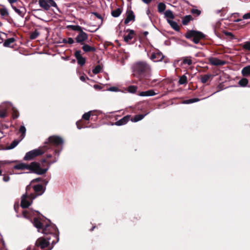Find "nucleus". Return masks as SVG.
<instances>
[{"mask_svg": "<svg viewBox=\"0 0 250 250\" xmlns=\"http://www.w3.org/2000/svg\"><path fill=\"white\" fill-rule=\"evenodd\" d=\"M166 8V6L165 4L163 2L159 3L158 5V11L162 13L163 12Z\"/></svg>", "mask_w": 250, "mask_h": 250, "instance_id": "obj_30", "label": "nucleus"}, {"mask_svg": "<svg viewBox=\"0 0 250 250\" xmlns=\"http://www.w3.org/2000/svg\"><path fill=\"white\" fill-rule=\"evenodd\" d=\"M126 32L128 34L124 36V41L126 43H129L130 41L134 38L135 32L134 30L129 29L126 30Z\"/></svg>", "mask_w": 250, "mask_h": 250, "instance_id": "obj_13", "label": "nucleus"}, {"mask_svg": "<svg viewBox=\"0 0 250 250\" xmlns=\"http://www.w3.org/2000/svg\"><path fill=\"white\" fill-rule=\"evenodd\" d=\"M91 116V111L84 113L83 115V118L85 120H88Z\"/></svg>", "mask_w": 250, "mask_h": 250, "instance_id": "obj_38", "label": "nucleus"}, {"mask_svg": "<svg viewBox=\"0 0 250 250\" xmlns=\"http://www.w3.org/2000/svg\"><path fill=\"white\" fill-rule=\"evenodd\" d=\"M109 91H117L118 90V88L116 87L113 86L111 87L108 89Z\"/></svg>", "mask_w": 250, "mask_h": 250, "instance_id": "obj_50", "label": "nucleus"}, {"mask_svg": "<svg viewBox=\"0 0 250 250\" xmlns=\"http://www.w3.org/2000/svg\"><path fill=\"white\" fill-rule=\"evenodd\" d=\"M199 101V100L198 99L194 98V99L186 100L184 102V103L186 104H191V103H193L194 102H198Z\"/></svg>", "mask_w": 250, "mask_h": 250, "instance_id": "obj_37", "label": "nucleus"}, {"mask_svg": "<svg viewBox=\"0 0 250 250\" xmlns=\"http://www.w3.org/2000/svg\"><path fill=\"white\" fill-rule=\"evenodd\" d=\"M67 43L73 44L74 42V41L72 38H68L67 40Z\"/></svg>", "mask_w": 250, "mask_h": 250, "instance_id": "obj_48", "label": "nucleus"}, {"mask_svg": "<svg viewBox=\"0 0 250 250\" xmlns=\"http://www.w3.org/2000/svg\"><path fill=\"white\" fill-rule=\"evenodd\" d=\"M34 191L37 193V195H35L36 197L38 195H40L42 194V193L43 192V187L41 185H37L35 186H34Z\"/></svg>", "mask_w": 250, "mask_h": 250, "instance_id": "obj_17", "label": "nucleus"}, {"mask_svg": "<svg viewBox=\"0 0 250 250\" xmlns=\"http://www.w3.org/2000/svg\"><path fill=\"white\" fill-rule=\"evenodd\" d=\"M212 75L211 74H206L202 76L201 78V81L202 83H205L207 82L211 78Z\"/></svg>", "mask_w": 250, "mask_h": 250, "instance_id": "obj_27", "label": "nucleus"}, {"mask_svg": "<svg viewBox=\"0 0 250 250\" xmlns=\"http://www.w3.org/2000/svg\"><path fill=\"white\" fill-rule=\"evenodd\" d=\"M187 77L185 75H183L182 76L180 77L179 80V84H185L188 83Z\"/></svg>", "mask_w": 250, "mask_h": 250, "instance_id": "obj_28", "label": "nucleus"}, {"mask_svg": "<svg viewBox=\"0 0 250 250\" xmlns=\"http://www.w3.org/2000/svg\"><path fill=\"white\" fill-rule=\"evenodd\" d=\"M248 83V80L246 78H243L239 82V84L241 86H245Z\"/></svg>", "mask_w": 250, "mask_h": 250, "instance_id": "obj_34", "label": "nucleus"}, {"mask_svg": "<svg viewBox=\"0 0 250 250\" xmlns=\"http://www.w3.org/2000/svg\"><path fill=\"white\" fill-rule=\"evenodd\" d=\"M209 61L211 64L214 65H223L226 63L225 61H221L215 58H209Z\"/></svg>", "mask_w": 250, "mask_h": 250, "instance_id": "obj_14", "label": "nucleus"}, {"mask_svg": "<svg viewBox=\"0 0 250 250\" xmlns=\"http://www.w3.org/2000/svg\"><path fill=\"white\" fill-rule=\"evenodd\" d=\"M40 6L45 10L48 11L50 7L57 8V5L54 0H39Z\"/></svg>", "mask_w": 250, "mask_h": 250, "instance_id": "obj_6", "label": "nucleus"}, {"mask_svg": "<svg viewBox=\"0 0 250 250\" xmlns=\"http://www.w3.org/2000/svg\"><path fill=\"white\" fill-rule=\"evenodd\" d=\"M122 10L121 9V8H118L115 10H113L111 12V15L113 17L117 18V17H118L121 15V14L122 13Z\"/></svg>", "mask_w": 250, "mask_h": 250, "instance_id": "obj_24", "label": "nucleus"}, {"mask_svg": "<svg viewBox=\"0 0 250 250\" xmlns=\"http://www.w3.org/2000/svg\"><path fill=\"white\" fill-rule=\"evenodd\" d=\"M127 17L125 20V23L127 24L131 21H134L135 15L132 11L129 10L127 12Z\"/></svg>", "mask_w": 250, "mask_h": 250, "instance_id": "obj_15", "label": "nucleus"}, {"mask_svg": "<svg viewBox=\"0 0 250 250\" xmlns=\"http://www.w3.org/2000/svg\"><path fill=\"white\" fill-rule=\"evenodd\" d=\"M204 35L202 32L194 30L189 31L186 35V37L188 39L195 38L201 40V39L204 38Z\"/></svg>", "mask_w": 250, "mask_h": 250, "instance_id": "obj_7", "label": "nucleus"}, {"mask_svg": "<svg viewBox=\"0 0 250 250\" xmlns=\"http://www.w3.org/2000/svg\"><path fill=\"white\" fill-rule=\"evenodd\" d=\"M165 56L160 51H157L152 53L150 57V59L154 62H158L162 61L164 58Z\"/></svg>", "mask_w": 250, "mask_h": 250, "instance_id": "obj_10", "label": "nucleus"}, {"mask_svg": "<svg viewBox=\"0 0 250 250\" xmlns=\"http://www.w3.org/2000/svg\"><path fill=\"white\" fill-rule=\"evenodd\" d=\"M20 132L22 133V138H24L26 132V128L24 126L21 125L20 128Z\"/></svg>", "mask_w": 250, "mask_h": 250, "instance_id": "obj_41", "label": "nucleus"}, {"mask_svg": "<svg viewBox=\"0 0 250 250\" xmlns=\"http://www.w3.org/2000/svg\"><path fill=\"white\" fill-rule=\"evenodd\" d=\"M50 165L48 166V167L46 168H42L40 167V165L37 162H32L30 164H26L24 163H21L15 165L14 167V168L16 169H29L31 172L36 173L39 175H42L46 172L48 170Z\"/></svg>", "mask_w": 250, "mask_h": 250, "instance_id": "obj_2", "label": "nucleus"}, {"mask_svg": "<svg viewBox=\"0 0 250 250\" xmlns=\"http://www.w3.org/2000/svg\"><path fill=\"white\" fill-rule=\"evenodd\" d=\"M40 178H36V179H35L34 180H33L32 181V182H38V181H40Z\"/></svg>", "mask_w": 250, "mask_h": 250, "instance_id": "obj_58", "label": "nucleus"}, {"mask_svg": "<svg viewBox=\"0 0 250 250\" xmlns=\"http://www.w3.org/2000/svg\"><path fill=\"white\" fill-rule=\"evenodd\" d=\"M15 1H16V0H9V2L11 4Z\"/></svg>", "mask_w": 250, "mask_h": 250, "instance_id": "obj_60", "label": "nucleus"}, {"mask_svg": "<svg viewBox=\"0 0 250 250\" xmlns=\"http://www.w3.org/2000/svg\"><path fill=\"white\" fill-rule=\"evenodd\" d=\"M75 56L78 61L79 64L82 66L84 64L85 59L82 56L81 51L80 50L76 51L75 53Z\"/></svg>", "mask_w": 250, "mask_h": 250, "instance_id": "obj_12", "label": "nucleus"}, {"mask_svg": "<svg viewBox=\"0 0 250 250\" xmlns=\"http://www.w3.org/2000/svg\"><path fill=\"white\" fill-rule=\"evenodd\" d=\"M167 21L174 30L175 31L179 30V27L176 22L169 19H167Z\"/></svg>", "mask_w": 250, "mask_h": 250, "instance_id": "obj_20", "label": "nucleus"}, {"mask_svg": "<svg viewBox=\"0 0 250 250\" xmlns=\"http://www.w3.org/2000/svg\"><path fill=\"white\" fill-rule=\"evenodd\" d=\"M244 48L250 51V42H246L243 45Z\"/></svg>", "mask_w": 250, "mask_h": 250, "instance_id": "obj_44", "label": "nucleus"}, {"mask_svg": "<svg viewBox=\"0 0 250 250\" xmlns=\"http://www.w3.org/2000/svg\"><path fill=\"white\" fill-rule=\"evenodd\" d=\"M39 35L40 33L37 30H35L31 33L30 38L32 40L35 39L39 36Z\"/></svg>", "mask_w": 250, "mask_h": 250, "instance_id": "obj_35", "label": "nucleus"}, {"mask_svg": "<svg viewBox=\"0 0 250 250\" xmlns=\"http://www.w3.org/2000/svg\"><path fill=\"white\" fill-rule=\"evenodd\" d=\"M8 161H0V168L3 167L5 165L10 164Z\"/></svg>", "mask_w": 250, "mask_h": 250, "instance_id": "obj_43", "label": "nucleus"}, {"mask_svg": "<svg viewBox=\"0 0 250 250\" xmlns=\"http://www.w3.org/2000/svg\"><path fill=\"white\" fill-rule=\"evenodd\" d=\"M49 147L44 146L42 148H39L38 149H35L30 151L26 153L25 156L24 157V160H31L36 156L40 155L43 154L46 149Z\"/></svg>", "mask_w": 250, "mask_h": 250, "instance_id": "obj_5", "label": "nucleus"}, {"mask_svg": "<svg viewBox=\"0 0 250 250\" xmlns=\"http://www.w3.org/2000/svg\"><path fill=\"white\" fill-rule=\"evenodd\" d=\"M144 34L146 36V35H147L148 34V33L147 31H145Z\"/></svg>", "mask_w": 250, "mask_h": 250, "instance_id": "obj_61", "label": "nucleus"}, {"mask_svg": "<svg viewBox=\"0 0 250 250\" xmlns=\"http://www.w3.org/2000/svg\"><path fill=\"white\" fill-rule=\"evenodd\" d=\"M87 39L88 35L85 32L83 31V29L79 32L78 35L75 38L76 42L81 44H83L84 42L86 41Z\"/></svg>", "mask_w": 250, "mask_h": 250, "instance_id": "obj_8", "label": "nucleus"}, {"mask_svg": "<svg viewBox=\"0 0 250 250\" xmlns=\"http://www.w3.org/2000/svg\"><path fill=\"white\" fill-rule=\"evenodd\" d=\"M80 80L84 82L85 80V77L83 76H82L80 77Z\"/></svg>", "mask_w": 250, "mask_h": 250, "instance_id": "obj_57", "label": "nucleus"}, {"mask_svg": "<svg viewBox=\"0 0 250 250\" xmlns=\"http://www.w3.org/2000/svg\"><path fill=\"white\" fill-rule=\"evenodd\" d=\"M67 39H63L62 42H63L64 43H67Z\"/></svg>", "mask_w": 250, "mask_h": 250, "instance_id": "obj_59", "label": "nucleus"}, {"mask_svg": "<svg viewBox=\"0 0 250 250\" xmlns=\"http://www.w3.org/2000/svg\"><path fill=\"white\" fill-rule=\"evenodd\" d=\"M155 95H156V93L153 90L143 91L139 94V95L141 96H152Z\"/></svg>", "mask_w": 250, "mask_h": 250, "instance_id": "obj_19", "label": "nucleus"}, {"mask_svg": "<svg viewBox=\"0 0 250 250\" xmlns=\"http://www.w3.org/2000/svg\"><path fill=\"white\" fill-rule=\"evenodd\" d=\"M183 63L184 64H187L188 65H191L192 63L191 57L190 56L184 57L183 58Z\"/></svg>", "mask_w": 250, "mask_h": 250, "instance_id": "obj_29", "label": "nucleus"}, {"mask_svg": "<svg viewBox=\"0 0 250 250\" xmlns=\"http://www.w3.org/2000/svg\"><path fill=\"white\" fill-rule=\"evenodd\" d=\"M242 74L245 77L250 76V65L244 67L242 70Z\"/></svg>", "mask_w": 250, "mask_h": 250, "instance_id": "obj_21", "label": "nucleus"}, {"mask_svg": "<svg viewBox=\"0 0 250 250\" xmlns=\"http://www.w3.org/2000/svg\"><path fill=\"white\" fill-rule=\"evenodd\" d=\"M146 13H147V15H148V14L150 13V11H149V9H148V10H147V11H146Z\"/></svg>", "mask_w": 250, "mask_h": 250, "instance_id": "obj_62", "label": "nucleus"}, {"mask_svg": "<svg viewBox=\"0 0 250 250\" xmlns=\"http://www.w3.org/2000/svg\"><path fill=\"white\" fill-rule=\"evenodd\" d=\"M19 142L18 141H14L9 146V149H13L15 147H16L18 144H19Z\"/></svg>", "mask_w": 250, "mask_h": 250, "instance_id": "obj_39", "label": "nucleus"}, {"mask_svg": "<svg viewBox=\"0 0 250 250\" xmlns=\"http://www.w3.org/2000/svg\"><path fill=\"white\" fill-rule=\"evenodd\" d=\"M191 13L192 14H196L198 16L201 14V11L197 9H192L191 10Z\"/></svg>", "mask_w": 250, "mask_h": 250, "instance_id": "obj_45", "label": "nucleus"}, {"mask_svg": "<svg viewBox=\"0 0 250 250\" xmlns=\"http://www.w3.org/2000/svg\"><path fill=\"white\" fill-rule=\"evenodd\" d=\"M144 3H146V4H148L152 0H142Z\"/></svg>", "mask_w": 250, "mask_h": 250, "instance_id": "obj_56", "label": "nucleus"}, {"mask_svg": "<svg viewBox=\"0 0 250 250\" xmlns=\"http://www.w3.org/2000/svg\"><path fill=\"white\" fill-rule=\"evenodd\" d=\"M13 8L14 9V10L16 12L18 13L20 15H21V13L20 10L17 9L15 7H13Z\"/></svg>", "mask_w": 250, "mask_h": 250, "instance_id": "obj_53", "label": "nucleus"}, {"mask_svg": "<svg viewBox=\"0 0 250 250\" xmlns=\"http://www.w3.org/2000/svg\"><path fill=\"white\" fill-rule=\"evenodd\" d=\"M12 115L14 119L17 118L19 117V113L16 109V108L12 106Z\"/></svg>", "mask_w": 250, "mask_h": 250, "instance_id": "obj_36", "label": "nucleus"}, {"mask_svg": "<svg viewBox=\"0 0 250 250\" xmlns=\"http://www.w3.org/2000/svg\"><path fill=\"white\" fill-rule=\"evenodd\" d=\"M243 18L244 19H250V13L245 14L243 15Z\"/></svg>", "mask_w": 250, "mask_h": 250, "instance_id": "obj_47", "label": "nucleus"}, {"mask_svg": "<svg viewBox=\"0 0 250 250\" xmlns=\"http://www.w3.org/2000/svg\"><path fill=\"white\" fill-rule=\"evenodd\" d=\"M2 170H1L0 169V176L2 175Z\"/></svg>", "mask_w": 250, "mask_h": 250, "instance_id": "obj_63", "label": "nucleus"}, {"mask_svg": "<svg viewBox=\"0 0 250 250\" xmlns=\"http://www.w3.org/2000/svg\"><path fill=\"white\" fill-rule=\"evenodd\" d=\"M164 15L165 17L167 19H173L174 18V16L172 13V12L170 10H167L164 12Z\"/></svg>", "mask_w": 250, "mask_h": 250, "instance_id": "obj_23", "label": "nucleus"}, {"mask_svg": "<svg viewBox=\"0 0 250 250\" xmlns=\"http://www.w3.org/2000/svg\"><path fill=\"white\" fill-rule=\"evenodd\" d=\"M7 103L8 104H9V105H10V106H12V104H11V103H8V102H7Z\"/></svg>", "mask_w": 250, "mask_h": 250, "instance_id": "obj_64", "label": "nucleus"}, {"mask_svg": "<svg viewBox=\"0 0 250 250\" xmlns=\"http://www.w3.org/2000/svg\"><path fill=\"white\" fill-rule=\"evenodd\" d=\"M83 45V46L82 47V49L83 50V51L85 52L95 51V48L94 47L90 46L88 44H86L84 43Z\"/></svg>", "mask_w": 250, "mask_h": 250, "instance_id": "obj_22", "label": "nucleus"}, {"mask_svg": "<svg viewBox=\"0 0 250 250\" xmlns=\"http://www.w3.org/2000/svg\"><path fill=\"white\" fill-rule=\"evenodd\" d=\"M5 34L4 33L0 32V43H1L3 41V38L2 36H5Z\"/></svg>", "mask_w": 250, "mask_h": 250, "instance_id": "obj_51", "label": "nucleus"}, {"mask_svg": "<svg viewBox=\"0 0 250 250\" xmlns=\"http://www.w3.org/2000/svg\"><path fill=\"white\" fill-rule=\"evenodd\" d=\"M48 142L55 146H59L63 144L62 139L60 137L52 136L48 138Z\"/></svg>", "mask_w": 250, "mask_h": 250, "instance_id": "obj_11", "label": "nucleus"}, {"mask_svg": "<svg viewBox=\"0 0 250 250\" xmlns=\"http://www.w3.org/2000/svg\"><path fill=\"white\" fill-rule=\"evenodd\" d=\"M129 116L127 115L126 116L124 117L121 119L115 122V125H122L126 124L129 121Z\"/></svg>", "mask_w": 250, "mask_h": 250, "instance_id": "obj_16", "label": "nucleus"}, {"mask_svg": "<svg viewBox=\"0 0 250 250\" xmlns=\"http://www.w3.org/2000/svg\"><path fill=\"white\" fill-rule=\"evenodd\" d=\"M50 238H47L46 239L43 238H40L36 241V245L38 246L39 248L43 249L47 248L49 244V240Z\"/></svg>", "mask_w": 250, "mask_h": 250, "instance_id": "obj_9", "label": "nucleus"}, {"mask_svg": "<svg viewBox=\"0 0 250 250\" xmlns=\"http://www.w3.org/2000/svg\"><path fill=\"white\" fill-rule=\"evenodd\" d=\"M92 14L94 15V16H95L98 19H100L101 20V21H102L103 18H102V16L100 14H98L97 12H93Z\"/></svg>", "mask_w": 250, "mask_h": 250, "instance_id": "obj_46", "label": "nucleus"}, {"mask_svg": "<svg viewBox=\"0 0 250 250\" xmlns=\"http://www.w3.org/2000/svg\"><path fill=\"white\" fill-rule=\"evenodd\" d=\"M3 180L5 182H8L10 180V177L9 176L4 175Z\"/></svg>", "mask_w": 250, "mask_h": 250, "instance_id": "obj_49", "label": "nucleus"}, {"mask_svg": "<svg viewBox=\"0 0 250 250\" xmlns=\"http://www.w3.org/2000/svg\"><path fill=\"white\" fill-rule=\"evenodd\" d=\"M7 116V111L6 109L0 110V117L1 118H4Z\"/></svg>", "mask_w": 250, "mask_h": 250, "instance_id": "obj_42", "label": "nucleus"}, {"mask_svg": "<svg viewBox=\"0 0 250 250\" xmlns=\"http://www.w3.org/2000/svg\"><path fill=\"white\" fill-rule=\"evenodd\" d=\"M151 66L144 61L136 62L133 67V75L134 77L142 80L148 79L151 76Z\"/></svg>", "mask_w": 250, "mask_h": 250, "instance_id": "obj_1", "label": "nucleus"}, {"mask_svg": "<svg viewBox=\"0 0 250 250\" xmlns=\"http://www.w3.org/2000/svg\"><path fill=\"white\" fill-rule=\"evenodd\" d=\"M225 34L227 36H230L231 38V39L234 38V36L231 32H225Z\"/></svg>", "mask_w": 250, "mask_h": 250, "instance_id": "obj_52", "label": "nucleus"}, {"mask_svg": "<svg viewBox=\"0 0 250 250\" xmlns=\"http://www.w3.org/2000/svg\"><path fill=\"white\" fill-rule=\"evenodd\" d=\"M102 70V67L100 65H98L93 69L92 72L94 74H97L101 72Z\"/></svg>", "mask_w": 250, "mask_h": 250, "instance_id": "obj_33", "label": "nucleus"}, {"mask_svg": "<svg viewBox=\"0 0 250 250\" xmlns=\"http://www.w3.org/2000/svg\"><path fill=\"white\" fill-rule=\"evenodd\" d=\"M0 14L2 17L6 18L8 16L9 13L6 8H1L0 9Z\"/></svg>", "mask_w": 250, "mask_h": 250, "instance_id": "obj_31", "label": "nucleus"}, {"mask_svg": "<svg viewBox=\"0 0 250 250\" xmlns=\"http://www.w3.org/2000/svg\"><path fill=\"white\" fill-rule=\"evenodd\" d=\"M29 188L30 185L26 187V192L22 196L21 200V207L22 208H28L31 204L33 200L36 197V196L34 194H29L28 193V189Z\"/></svg>", "mask_w": 250, "mask_h": 250, "instance_id": "obj_4", "label": "nucleus"}, {"mask_svg": "<svg viewBox=\"0 0 250 250\" xmlns=\"http://www.w3.org/2000/svg\"><path fill=\"white\" fill-rule=\"evenodd\" d=\"M15 41V39L13 38H9L5 41L3 46L5 47H9L10 45Z\"/></svg>", "mask_w": 250, "mask_h": 250, "instance_id": "obj_32", "label": "nucleus"}, {"mask_svg": "<svg viewBox=\"0 0 250 250\" xmlns=\"http://www.w3.org/2000/svg\"><path fill=\"white\" fill-rule=\"evenodd\" d=\"M94 87L97 89H101V88H102L101 86H100L99 85H98V84H95L94 85Z\"/></svg>", "mask_w": 250, "mask_h": 250, "instance_id": "obj_55", "label": "nucleus"}, {"mask_svg": "<svg viewBox=\"0 0 250 250\" xmlns=\"http://www.w3.org/2000/svg\"><path fill=\"white\" fill-rule=\"evenodd\" d=\"M192 19L193 18L191 15L186 16L182 20V23L184 25H187Z\"/></svg>", "mask_w": 250, "mask_h": 250, "instance_id": "obj_25", "label": "nucleus"}, {"mask_svg": "<svg viewBox=\"0 0 250 250\" xmlns=\"http://www.w3.org/2000/svg\"><path fill=\"white\" fill-rule=\"evenodd\" d=\"M33 224L38 229L39 232H41L43 234L51 233L53 230L55 229L54 226L50 225H44L37 218L34 219Z\"/></svg>", "mask_w": 250, "mask_h": 250, "instance_id": "obj_3", "label": "nucleus"}, {"mask_svg": "<svg viewBox=\"0 0 250 250\" xmlns=\"http://www.w3.org/2000/svg\"><path fill=\"white\" fill-rule=\"evenodd\" d=\"M66 28L68 30H72L78 32L83 29L82 27L78 25H68L66 26Z\"/></svg>", "mask_w": 250, "mask_h": 250, "instance_id": "obj_18", "label": "nucleus"}, {"mask_svg": "<svg viewBox=\"0 0 250 250\" xmlns=\"http://www.w3.org/2000/svg\"><path fill=\"white\" fill-rule=\"evenodd\" d=\"M147 114H148V113L145 115H143V114L137 115L133 119H131V121H132V122H138V121L141 120L142 119H143L145 117V116L146 115H147Z\"/></svg>", "mask_w": 250, "mask_h": 250, "instance_id": "obj_26", "label": "nucleus"}, {"mask_svg": "<svg viewBox=\"0 0 250 250\" xmlns=\"http://www.w3.org/2000/svg\"><path fill=\"white\" fill-rule=\"evenodd\" d=\"M200 40V39H199L197 38H193V39H192V41L196 44L198 43Z\"/></svg>", "mask_w": 250, "mask_h": 250, "instance_id": "obj_54", "label": "nucleus"}, {"mask_svg": "<svg viewBox=\"0 0 250 250\" xmlns=\"http://www.w3.org/2000/svg\"><path fill=\"white\" fill-rule=\"evenodd\" d=\"M137 87L134 85L130 86L128 87V91L131 93H134L137 91Z\"/></svg>", "mask_w": 250, "mask_h": 250, "instance_id": "obj_40", "label": "nucleus"}]
</instances>
